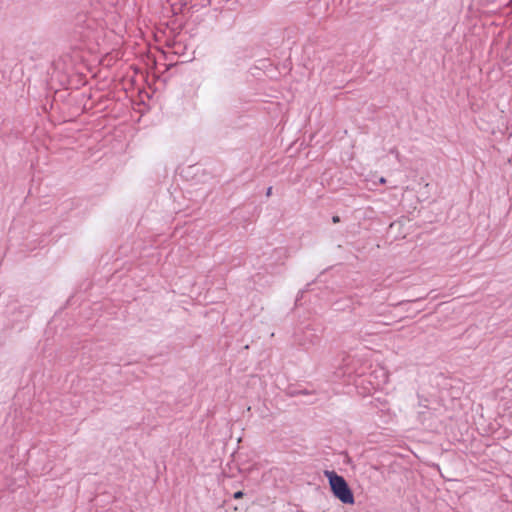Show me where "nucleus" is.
Returning a JSON list of instances; mask_svg holds the SVG:
<instances>
[{"instance_id":"nucleus-4","label":"nucleus","mask_w":512,"mask_h":512,"mask_svg":"<svg viewBox=\"0 0 512 512\" xmlns=\"http://www.w3.org/2000/svg\"><path fill=\"white\" fill-rule=\"evenodd\" d=\"M326 301L331 304V306L336 311H344L346 309H349L354 306V304H359L358 301V295L357 294H349L345 297L333 299V298H326Z\"/></svg>"},{"instance_id":"nucleus-2","label":"nucleus","mask_w":512,"mask_h":512,"mask_svg":"<svg viewBox=\"0 0 512 512\" xmlns=\"http://www.w3.org/2000/svg\"><path fill=\"white\" fill-rule=\"evenodd\" d=\"M330 485V489L335 498L343 504L352 505L355 502L353 492L343 476L338 475L335 471H325Z\"/></svg>"},{"instance_id":"nucleus-8","label":"nucleus","mask_w":512,"mask_h":512,"mask_svg":"<svg viewBox=\"0 0 512 512\" xmlns=\"http://www.w3.org/2000/svg\"><path fill=\"white\" fill-rule=\"evenodd\" d=\"M271 194H272V187H269L267 189L266 195L269 197V196H271Z\"/></svg>"},{"instance_id":"nucleus-3","label":"nucleus","mask_w":512,"mask_h":512,"mask_svg":"<svg viewBox=\"0 0 512 512\" xmlns=\"http://www.w3.org/2000/svg\"><path fill=\"white\" fill-rule=\"evenodd\" d=\"M295 337L297 343L303 346L304 348H308L311 345H315L320 340L319 333L310 325H307L301 332H297L295 334Z\"/></svg>"},{"instance_id":"nucleus-5","label":"nucleus","mask_w":512,"mask_h":512,"mask_svg":"<svg viewBox=\"0 0 512 512\" xmlns=\"http://www.w3.org/2000/svg\"><path fill=\"white\" fill-rule=\"evenodd\" d=\"M424 409L426 410H419L418 411V417L421 421H424L426 419H428L431 415V411L427 408L426 405L423 406Z\"/></svg>"},{"instance_id":"nucleus-9","label":"nucleus","mask_w":512,"mask_h":512,"mask_svg":"<svg viewBox=\"0 0 512 512\" xmlns=\"http://www.w3.org/2000/svg\"><path fill=\"white\" fill-rule=\"evenodd\" d=\"M338 221H339V217H338V216L333 217V222H334V223H336V222H338Z\"/></svg>"},{"instance_id":"nucleus-6","label":"nucleus","mask_w":512,"mask_h":512,"mask_svg":"<svg viewBox=\"0 0 512 512\" xmlns=\"http://www.w3.org/2000/svg\"><path fill=\"white\" fill-rule=\"evenodd\" d=\"M243 495H244V493H243L242 491H237V492H235V493L233 494V498H234V499H240V498H242V497H243Z\"/></svg>"},{"instance_id":"nucleus-7","label":"nucleus","mask_w":512,"mask_h":512,"mask_svg":"<svg viewBox=\"0 0 512 512\" xmlns=\"http://www.w3.org/2000/svg\"><path fill=\"white\" fill-rule=\"evenodd\" d=\"M305 291H301L299 292L297 298H296V304L300 301L301 298H303V295H304Z\"/></svg>"},{"instance_id":"nucleus-1","label":"nucleus","mask_w":512,"mask_h":512,"mask_svg":"<svg viewBox=\"0 0 512 512\" xmlns=\"http://www.w3.org/2000/svg\"><path fill=\"white\" fill-rule=\"evenodd\" d=\"M355 364L356 361L353 358L347 357L344 360V366L336 371V377H346V383L353 384L356 388L368 383L370 385V388L366 389L368 393H370L371 390L380 389L382 385L387 383L388 375L383 368L376 369L373 373L365 375L363 372H358L355 369Z\"/></svg>"}]
</instances>
